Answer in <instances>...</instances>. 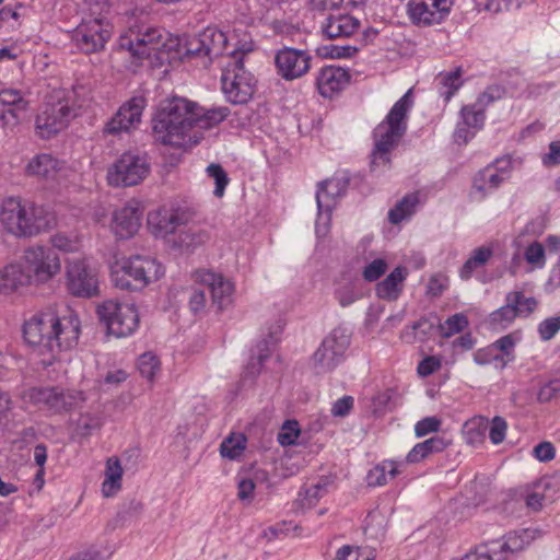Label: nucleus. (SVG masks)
Instances as JSON below:
<instances>
[{
    "mask_svg": "<svg viewBox=\"0 0 560 560\" xmlns=\"http://www.w3.org/2000/svg\"><path fill=\"white\" fill-rule=\"evenodd\" d=\"M335 296L342 307L349 306L359 299V294L350 283L339 287L335 292Z\"/></svg>",
    "mask_w": 560,
    "mask_h": 560,
    "instance_id": "nucleus-63",
    "label": "nucleus"
},
{
    "mask_svg": "<svg viewBox=\"0 0 560 560\" xmlns=\"http://www.w3.org/2000/svg\"><path fill=\"white\" fill-rule=\"evenodd\" d=\"M54 248L65 253L78 252L81 247V240L74 233L57 232L50 237Z\"/></svg>",
    "mask_w": 560,
    "mask_h": 560,
    "instance_id": "nucleus-44",
    "label": "nucleus"
},
{
    "mask_svg": "<svg viewBox=\"0 0 560 560\" xmlns=\"http://www.w3.org/2000/svg\"><path fill=\"white\" fill-rule=\"evenodd\" d=\"M504 95V89L500 85H491L487 88V90L481 93L476 103H478L481 107L486 109L494 101L502 98Z\"/></svg>",
    "mask_w": 560,
    "mask_h": 560,
    "instance_id": "nucleus-62",
    "label": "nucleus"
},
{
    "mask_svg": "<svg viewBox=\"0 0 560 560\" xmlns=\"http://www.w3.org/2000/svg\"><path fill=\"white\" fill-rule=\"evenodd\" d=\"M453 7V0H408L406 13L418 27H428L444 22Z\"/></svg>",
    "mask_w": 560,
    "mask_h": 560,
    "instance_id": "nucleus-17",
    "label": "nucleus"
},
{
    "mask_svg": "<svg viewBox=\"0 0 560 560\" xmlns=\"http://www.w3.org/2000/svg\"><path fill=\"white\" fill-rule=\"evenodd\" d=\"M448 287V278L444 273H434L427 284V294L433 298L440 296Z\"/></svg>",
    "mask_w": 560,
    "mask_h": 560,
    "instance_id": "nucleus-58",
    "label": "nucleus"
},
{
    "mask_svg": "<svg viewBox=\"0 0 560 560\" xmlns=\"http://www.w3.org/2000/svg\"><path fill=\"white\" fill-rule=\"evenodd\" d=\"M514 304L505 299V304L490 314V323L506 328L516 317H520Z\"/></svg>",
    "mask_w": 560,
    "mask_h": 560,
    "instance_id": "nucleus-46",
    "label": "nucleus"
},
{
    "mask_svg": "<svg viewBox=\"0 0 560 560\" xmlns=\"http://www.w3.org/2000/svg\"><path fill=\"white\" fill-rule=\"evenodd\" d=\"M24 268L32 282L44 283L60 271V259L57 253L45 246H33L24 252Z\"/></svg>",
    "mask_w": 560,
    "mask_h": 560,
    "instance_id": "nucleus-15",
    "label": "nucleus"
},
{
    "mask_svg": "<svg viewBox=\"0 0 560 560\" xmlns=\"http://www.w3.org/2000/svg\"><path fill=\"white\" fill-rule=\"evenodd\" d=\"M56 312L47 311L33 315L25 322L23 335L27 343L42 346L50 351V339L55 331Z\"/></svg>",
    "mask_w": 560,
    "mask_h": 560,
    "instance_id": "nucleus-22",
    "label": "nucleus"
},
{
    "mask_svg": "<svg viewBox=\"0 0 560 560\" xmlns=\"http://www.w3.org/2000/svg\"><path fill=\"white\" fill-rule=\"evenodd\" d=\"M506 300L514 304L520 317H528L537 307V301L534 298H526L521 291L509 292Z\"/></svg>",
    "mask_w": 560,
    "mask_h": 560,
    "instance_id": "nucleus-45",
    "label": "nucleus"
},
{
    "mask_svg": "<svg viewBox=\"0 0 560 560\" xmlns=\"http://www.w3.org/2000/svg\"><path fill=\"white\" fill-rule=\"evenodd\" d=\"M230 54L233 62L228 63L222 71V91L230 103L246 104L255 92L256 80L244 68L240 52L233 49Z\"/></svg>",
    "mask_w": 560,
    "mask_h": 560,
    "instance_id": "nucleus-8",
    "label": "nucleus"
},
{
    "mask_svg": "<svg viewBox=\"0 0 560 560\" xmlns=\"http://www.w3.org/2000/svg\"><path fill=\"white\" fill-rule=\"evenodd\" d=\"M434 329V322L422 317L410 326V331L408 329L405 331V338L408 342L424 341L433 334Z\"/></svg>",
    "mask_w": 560,
    "mask_h": 560,
    "instance_id": "nucleus-42",
    "label": "nucleus"
},
{
    "mask_svg": "<svg viewBox=\"0 0 560 560\" xmlns=\"http://www.w3.org/2000/svg\"><path fill=\"white\" fill-rule=\"evenodd\" d=\"M441 420L438 417H425L419 420L415 425V433L418 438L438 432L441 427Z\"/></svg>",
    "mask_w": 560,
    "mask_h": 560,
    "instance_id": "nucleus-60",
    "label": "nucleus"
},
{
    "mask_svg": "<svg viewBox=\"0 0 560 560\" xmlns=\"http://www.w3.org/2000/svg\"><path fill=\"white\" fill-rule=\"evenodd\" d=\"M346 186L347 183L339 178H331L320 183L316 192L319 212H330L336 203V198L343 192Z\"/></svg>",
    "mask_w": 560,
    "mask_h": 560,
    "instance_id": "nucleus-31",
    "label": "nucleus"
},
{
    "mask_svg": "<svg viewBox=\"0 0 560 560\" xmlns=\"http://www.w3.org/2000/svg\"><path fill=\"white\" fill-rule=\"evenodd\" d=\"M163 275L164 268L155 258L142 255L117 259L110 268L113 284L127 291H140Z\"/></svg>",
    "mask_w": 560,
    "mask_h": 560,
    "instance_id": "nucleus-5",
    "label": "nucleus"
},
{
    "mask_svg": "<svg viewBox=\"0 0 560 560\" xmlns=\"http://www.w3.org/2000/svg\"><path fill=\"white\" fill-rule=\"evenodd\" d=\"M405 467L404 462L385 459L372 468L366 476L369 486L380 487L398 476Z\"/></svg>",
    "mask_w": 560,
    "mask_h": 560,
    "instance_id": "nucleus-33",
    "label": "nucleus"
},
{
    "mask_svg": "<svg viewBox=\"0 0 560 560\" xmlns=\"http://www.w3.org/2000/svg\"><path fill=\"white\" fill-rule=\"evenodd\" d=\"M86 90L74 86L71 90H55L36 116V130L40 138L49 139L63 130L83 106Z\"/></svg>",
    "mask_w": 560,
    "mask_h": 560,
    "instance_id": "nucleus-3",
    "label": "nucleus"
},
{
    "mask_svg": "<svg viewBox=\"0 0 560 560\" xmlns=\"http://www.w3.org/2000/svg\"><path fill=\"white\" fill-rule=\"evenodd\" d=\"M27 107L28 101L23 91L18 89L0 90V127L11 128L16 126Z\"/></svg>",
    "mask_w": 560,
    "mask_h": 560,
    "instance_id": "nucleus-24",
    "label": "nucleus"
},
{
    "mask_svg": "<svg viewBox=\"0 0 560 560\" xmlns=\"http://www.w3.org/2000/svg\"><path fill=\"white\" fill-rule=\"evenodd\" d=\"M412 107L411 90L407 91L390 108L374 131V149L371 153V168L376 171L390 162V152L398 145L407 131V117Z\"/></svg>",
    "mask_w": 560,
    "mask_h": 560,
    "instance_id": "nucleus-2",
    "label": "nucleus"
},
{
    "mask_svg": "<svg viewBox=\"0 0 560 560\" xmlns=\"http://www.w3.org/2000/svg\"><path fill=\"white\" fill-rule=\"evenodd\" d=\"M226 50L225 33L214 26H208L187 42L186 55L201 58L202 66L208 67L214 58L228 54ZM230 52L229 55H231Z\"/></svg>",
    "mask_w": 560,
    "mask_h": 560,
    "instance_id": "nucleus-16",
    "label": "nucleus"
},
{
    "mask_svg": "<svg viewBox=\"0 0 560 560\" xmlns=\"http://www.w3.org/2000/svg\"><path fill=\"white\" fill-rule=\"evenodd\" d=\"M485 112L486 109L476 102L464 106L460 110L463 124L468 128L480 130L485 125Z\"/></svg>",
    "mask_w": 560,
    "mask_h": 560,
    "instance_id": "nucleus-43",
    "label": "nucleus"
},
{
    "mask_svg": "<svg viewBox=\"0 0 560 560\" xmlns=\"http://www.w3.org/2000/svg\"><path fill=\"white\" fill-rule=\"evenodd\" d=\"M26 172L31 176L55 182L66 175V164L50 154L40 153L28 162Z\"/></svg>",
    "mask_w": 560,
    "mask_h": 560,
    "instance_id": "nucleus-26",
    "label": "nucleus"
},
{
    "mask_svg": "<svg viewBox=\"0 0 560 560\" xmlns=\"http://www.w3.org/2000/svg\"><path fill=\"white\" fill-rule=\"evenodd\" d=\"M419 203V194L411 192L406 195L397 205L388 211V220L393 224H398L405 219L410 218Z\"/></svg>",
    "mask_w": 560,
    "mask_h": 560,
    "instance_id": "nucleus-38",
    "label": "nucleus"
},
{
    "mask_svg": "<svg viewBox=\"0 0 560 560\" xmlns=\"http://www.w3.org/2000/svg\"><path fill=\"white\" fill-rule=\"evenodd\" d=\"M375 555L371 549L354 548L345 545L336 552L335 560H374Z\"/></svg>",
    "mask_w": 560,
    "mask_h": 560,
    "instance_id": "nucleus-48",
    "label": "nucleus"
},
{
    "mask_svg": "<svg viewBox=\"0 0 560 560\" xmlns=\"http://www.w3.org/2000/svg\"><path fill=\"white\" fill-rule=\"evenodd\" d=\"M207 174L215 183V188L213 191L214 196L219 198L222 197L230 182L226 172L220 164L212 163L207 167Z\"/></svg>",
    "mask_w": 560,
    "mask_h": 560,
    "instance_id": "nucleus-49",
    "label": "nucleus"
},
{
    "mask_svg": "<svg viewBox=\"0 0 560 560\" xmlns=\"http://www.w3.org/2000/svg\"><path fill=\"white\" fill-rule=\"evenodd\" d=\"M120 0H85L89 16L107 18L106 14L115 9Z\"/></svg>",
    "mask_w": 560,
    "mask_h": 560,
    "instance_id": "nucleus-51",
    "label": "nucleus"
},
{
    "mask_svg": "<svg viewBox=\"0 0 560 560\" xmlns=\"http://www.w3.org/2000/svg\"><path fill=\"white\" fill-rule=\"evenodd\" d=\"M145 106L147 100L143 96L131 97L119 107L115 116L106 124L105 133L119 135L137 128Z\"/></svg>",
    "mask_w": 560,
    "mask_h": 560,
    "instance_id": "nucleus-21",
    "label": "nucleus"
},
{
    "mask_svg": "<svg viewBox=\"0 0 560 560\" xmlns=\"http://www.w3.org/2000/svg\"><path fill=\"white\" fill-rule=\"evenodd\" d=\"M54 218L44 207L18 197H8L0 207V222L11 234L31 237L50 228Z\"/></svg>",
    "mask_w": 560,
    "mask_h": 560,
    "instance_id": "nucleus-4",
    "label": "nucleus"
},
{
    "mask_svg": "<svg viewBox=\"0 0 560 560\" xmlns=\"http://www.w3.org/2000/svg\"><path fill=\"white\" fill-rule=\"evenodd\" d=\"M122 468L117 458H109L106 463L105 479L102 483L104 497L114 495L121 488Z\"/></svg>",
    "mask_w": 560,
    "mask_h": 560,
    "instance_id": "nucleus-37",
    "label": "nucleus"
},
{
    "mask_svg": "<svg viewBox=\"0 0 560 560\" xmlns=\"http://www.w3.org/2000/svg\"><path fill=\"white\" fill-rule=\"evenodd\" d=\"M188 293V306L194 314L202 312L207 304L205 290L196 287H191L187 290Z\"/></svg>",
    "mask_w": 560,
    "mask_h": 560,
    "instance_id": "nucleus-57",
    "label": "nucleus"
},
{
    "mask_svg": "<svg viewBox=\"0 0 560 560\" xmlns=\"http://www.w3.org/2000/svg\"><path fill=\"white\" fill-rule=\"evenodd\" d=\"M229 115L230 109L226 106L198 110L194 104V132H198L200 139L203 130L214 128L225 120Z\"/></svg>",
    "mask_w": 560,
    "mask_h": 560,
    "instance_id": "nucleus-30",
    "label": "nucleus"
},
{
    "mask_svg": "<svg viewBox=\"0 0 560 560\" xmlns=\"http://www.w3.org/2000/svg\"><path fill=\"white\" fill-rule=\"evenodd\" d=\"M448 442L442 436H433L421 443L416 444L412 450L407 454V463H419L428 457L430 454L440 453L446 448Z\"/></svg>",
    "mask_w": 560,
    "mask_h": 560,
    "instance_id": "nucleus-35",
    "label": "nucleus"
},
{
    "mask_svg": "<svg viewBox=\"0 0 560 560\" xmlns=\"http://www.w3.org/2000/svg\"><path fill=\"white\" fill-rule=\"evenodd\" d=\"M350 345L347 329L337 327L322 341L314 352L312 362L317 374L332 371L342 360Z\"/></svg>",
    "mask_w": 560,
    "mask_h": 560,
    "instance_id": "nucleus-13",
    "label": "nucleus"
},
{
    "mask_svg": "<svg viewBox=\"0 0 560 560\" xmlns=\"http://www.w3.org/2000/svg\"><path fill=\"white\" fill-rule=\"evenodd\" d=\"M80 336V320L71 310L56 314L55 331L50 339V352L55 350H69L78 345Z\"/></svg>",
    "mask_w": 560,
    "mask_h": 560,
    "instance_id": "nucleus-20",
    "label": "nucleus"
},
{
    "mask_svg": "<svg viewBox=\"0 0 560 560\" xmlns=\"http://www.w3.org/2000/svg\"><path fill=\"white\" fill-rule=\"evenodd\" d=\"M408 277V269L404 266H397L387 277L377 283V298L386 301H396L404 289V282Z\"/></svg>",
    "mask_w": 560,
    "mask_h": 560,
    "instance_id": "nucleus-29",
    "label": "nucleus"
},
{
    "mask_svg": "<svg viewBox=\"0 0 560 560\" xmlns=\"http://www.w3.org/2000/svg\"><path fill=\"white\" fill-rule=\"evenodd\" d=\"M360 24L357 18L347 13L329 14L322 24V32L329 39L347 38L358 32Z\"/></svg>",
    "mask_w": 560,
    "mask_h": 560,
    "instance_id": "nucleus-28",
    "label": "nucleus"
},
{
    "mask_svg": "<svg viewBox=\"0 0 560 560\" xmlns=\"http://www.w3.org/2000/svg\"><path fill=\"white\" fill-rule=\"evenodd\" d=\"M23 398L40 410L63 413L79 407L85 397L82 392L61 386H38L24 392Z\"/></svg>",
    "mask_w": 560,
    "mask_h": 560,
    "instance_id": "nucleus-7",
    "label": "nucleus"
},
{
    "mask_svg": "<svg viewBox=\"0 0 560 560\" xmlns=\"http://www.w3.org/2000/svg\"><path fill=\"white\" fill-rule=\"evenodd\" d=\"M209 238L210 234L207 230L189 228L187 230L182 229L174 242L180 249L192 250L207 243Z\"/></svg>",
    "mask_w": 560,
    "mask_h": 560,
    "instance_id": "nucleus-36",
    "label": "nucleus"
},
{
    "mask_svg": "<svg viewBox=\"0 0 560 560\" xmlns=\"http://www.w3.org/2000/svg\"><path fill=\"white\" fill-rule=\"evenodd\" d=\"M152 131L154 140L164 145L184 148L198 143L194 103L177 96L162 101L152 118Z\"/></svg>",
    "mask_w": 560,
    "mask_h": 560,
    "instance_id": "nucleus-1",
    "label": "nucleus"
},
{
    "mask_svg": "<svg viewBox=\"0 0 560 560\" xmlns=\"http://www.w3.org/2000/svg\"><path fill=\"white\" fill-rule=\"evenodd\" d=\"M492 256V250L489 247H478L476 248L471 256L466 260V262L463 265L459 276L464 280H468L474 271L482 266H485L488 260Z\"/></svg>",
    "mask_w": 560,
    "mask_h": 560,
    "instance_id": "nucleus-40",
    "label": "nucleus"
},
{
    "mask_svg": "<svg viewBox=\"0 0 560 560\" xmlns=\"http://www.w3.org/2000/svg\"><path fill=\"white\" fill-rule=\"evenodd\" d=\"M311 56L300 49L285 47L275 58L278 73L288 81L299 79L308 72Z\"/></svg>",
    "mask_w": 560,
    "mask_h": 560,
    "instance_id": "nucleus-23",
    "label": "nucleus"
},
{
    "mask_svg": "<svg viewBox=\"0 0 560 560\" xmlns=\"http://www.w3.org/2000/svg\"><path fill=\"white\" fill-rule=\"evenodd\" d=\"M192 278L195 283L201 284L210 291L212 304L219 311H223L232 305L235 288L231 280L210 270H197Z\"/></svg>",
    "mask_w": 560,
    "mask_h": 560,
    "instance_id": "nucleus-19",
    "label": "nucleus"
},
{
    "mask_svg": "<svg viewBox=\"0 0 560 560\" xmlns=\"http://www.w3.org/2000/svg\"><path fill=\"white\" fill-rule=\"evenodd\" d=\"M113 34V26L107 18L85 15L73 32L75 46L84 54H93L105 48Z\"/></svg>",
    "mask_w": 560,
    "mask_h": 560,
    "instance_id": "nucleus-12",
    "label": "nucleus"
},
{
    "mask_svg": "<svg viewBox=\"0 0 560 560\" xmlns=\"http://www.w3.org/2000/svg\"><path fill=\"white\" fill-rule=\"evenodd\" d=\"M503 178L497 173L492 166H486L480 170L474 177L472 188L480 194V199L495 190L502 183Z\"/></svg>",
    "mask_w": 560,
    "mask_h": 560,
    "instance_id": "nucleus-34",
    "label": "nucleus"
},
{
    "mask_svg": "<svg viewBox=\"0 0 560 560\" xmlns=\"http://www.w3.org/2000/svg\"><path fill=\"white\" fill-rule=\"evenodd\" d=\"M524 257L529 265L536 268H542L546 264L545 248L539 242L530 243L525 249Z\"/></svg>",
    "mask_w": 560,
    "mask_h": 560,
    "instance_id": "nucleus-52",
    "label": "nucleus"
},
{
    "mask_svg": "<svg viewBox=\"0 0 560 560\" xmlns=\"http://www.w3.org/2000/svg\"><path fill=\"white\" fill-rule=\"evenodd\" d=\"M533 539L529 529L510 533L502 540L481 544L467 552L463 560H509L510 557L522 551Z\"/></svg>",
    "mask_w": 560,
    "mask_h": 560,
    "instance_id": "nucleus-11",
    "label": "nucleus"
},
{
    "mask_svg": "<svg viewBox=\"0 0 560 560\" xmlns=\"http://www.w3.org/2000/svg\"><path fill=\"white\" fill-rule=\"evenodd\" d=\"M32 283L23 262L21 265L11 264L0 273V293H9L20 287Z\"/></svg>",
    "mask_w": 560,
    "mask_h": 560,
    "instance_id": "nucleus-32",
    "label": "nucleus"
},
{
    "mask_svg": "<svg viewBox=\"0 0 560 560\" xmlns=\"http://www.w3.org/2000/svg\"><path fill=\"white\" fill-rule=\"evenodd\" d=\"M387 267L385 259L376 258L363 268L362 277L365 281L374 282L386 272Z\"/></svg>",
    "mask_w": 560,
    "mask_h": 560,
    "instance_id": "nucleus-53",
    "label": "nucleus"
},
{
    "mask_svg": "<svg viewBox=\"0 0 560 560\" xmlns=\"http://www.w3.org/2000/svg\"><path fill=\"white\" fill-rule=\"evenodd\" d=\"M560 330V317H549L538 325V334L541 340L552 339Z\"/></svg>",
    "mask_w": 560,
    "mask_h": 560,
    "instance_id": "nucleus-59",
    "label": "nucleus"
},
{
    "mask_svg": "<svg viewBox=\"0 0 560 560\" xmlns=\"http://www.w3.org/2000/svg\"><path fill=\"white\" fill-rule=\"evenodd\" d=\"M467 326V317L462 313H457L448 317L443 324H440L439 330L442 337L450 338L451 336L463 331Z\"/></svg>",
    "mask_w": 560,
    "mask_h": 560,
    "instance_id": "nucleus-47",
    "label": "nucleus"
},
{
    "mask_svg": "<svg viewBox=\"0 0 560 560\" xmlns=\"http://www.w3.org/2000/svg\"><path fill=\"white\" fill-rule=\"evenodd\" d=\"M97 315L108 332L118 338L132 335L139 326V313L133 303L107 300L98 305Z\"/></svg>",
    "mask_w": 560,
    "mask_h": 560,
    "instance_id": "nucleus-9",
    "label": "nucleus"
},
{
    "mask_svg": "<svg viewBox=\"0 0 560 560\" xmlns=\"http://www.w3.org/2000/svg\"><path fill=\"white\" fill-rule=\"evenodd\" d=\"M300 435V428L296 421H285L278 433V442L282 446L292 445Z\"/></svg>",
    "mask_w": 560,
    "mask_h": 560,
    "instance_id": "nucleus-54",
    "label": "nucleus"
},
{
    "mask_svg": "<svg viewBox=\"0 0 560 560\" xmlns=\"http://www.w3.org/2000/svg\"><path fill=\"white\" fill-rule=\"evenodd\" d=\"M65 285L73 296L92 298L98 294L97 273L84 258L66 260Z\"/></svg>",
    "mask_w": 560,
    "mask_h": 560,
    "instance_id": "nucleus-14",
    "label": "nucleus"
},
{
    "mask_svg": "<svg viewBox=\"0 0 560 560\" xmlns=\"http://www.w3.org/2000/svg\"><path fill=\"white\" fill-rule=\"evenodd\" d=\"M150 172V164L144 155L126 152L107 168L106 179L112 187L136 186Z\"/></svg>",
    "mask_w": 560,
    "mask_h": 560,
    "instance_id": "nucleus-10",
    "label": "nucleus"
},
{
    "mask_svg": "<svg viewBox=\"0 0 560 560\" xmlns=\"http://www.w3.org/2000/svg\"><path fill=\"white\" fill-rule=\"evenodd\" d=\"M508 430V423L506 421L499 416H495L489 428V439L492 444L498 445L502 443L505 439Z\"/></svg>",
    "mask_w": 560,
    "mask_h": 560,
    "instance_id": "nucleus-56",
    "label": "nucleus"
},
{
    "mask_svg": "<svg viewBox=\"0 0 560 560\" xmlns=\"http://www.w3.org/2000/svg\"><path fill=\"white\" fill-rule=\"evenodd\" d=\"M138 370L140 374L149 381H152L160 370V361L158 357L148 352L138 359Z\"/></svg>",
    "mask_w": 560,
    "mask_h": 560,
    "instance_id": "nucleus-50",
    "label": "nucleus"
},
{
    "mask_svg": "<svg viewBox=\"0 0 560 560\" xmlns=\"http://www.w3.org/2000/svg\"><path fill=\"white\" fill-rule=\"evenodd\" d=\"M247 439L243 433H232L225 438L220 445L222 457L235 460L244 453Z\"/></svg>",
    "mask_w": 560,
    "mask_h": 560,
    "instance_id": "nucleus-39",
    "label": "nucleus"
},
{
    "mask_svg": "<svg viewBox=\"0 0 560 560\" xmlns=\"http://www.w3.org/2000/svg\"><path fill=\"white\" fill-rule=\"evenodd\" d=\"M350 81L348 71L340 67L328 66L320 69L316 77L318 93L324 97H331L343 90Z\"/></svg>",
    "mask_w": 560,
    "mask_h": 560,
    "instance_id": "nucleus-27",
    "label": "nucleus"
},
{
    "mask_svg": "<svg viewBox=\"0 0 560 560\" xmlns=\"http://www.w3.org/2000/svg\"><path fill=\"white\" fill-rule=\"evenodd\" d=\"M439 83L441 84L440 95L448 102L456 91L462 86V72L459 69L451 72L440 73Z\"/></svg>",
    "mask_w": 560,
    "mask_h": 560,
    "instance_id": "nucleus-41",
    "label": "nucleus"
},
{
    "mask_svg": "<svg viewBox=\"0 0 560 560\" xmlns=\"http://www.w3.org/2000/svg\"><path fill=\"white\" fill-rule=\"evenodd\" d=\"M474 361L478 365H487L492 362L500 361L502 363V366L506 364V361L504 360L503 355L495 352V348L492 346H489L487 348L478 349L474 353Z\"/></svg>",
    "mask_w": 560,
    "mask_h": 560,
    "instance_id": "nucleus-55",
    "label": "nucleus"
},
{
    "mask_svg": "<svg viewBox=\"0 0 560 560\" xmlns=\"http://www.w3.org/2000/svg\"><path fill=\"white\" fill-rule=\"evenodd\" d=\"M168 34L156 27L137 26L120 35L119 47L138 58H153L163 62L172 49Z\"/></svg>",
    "mask_w": 560,
    "mask_h": 560,
    "instance_id": "nucleus-6",
    "label": "nucleus"
},
{
    "mask_svg": "<svg viewBox=\"0 0 560 560\" xmlns=\"http://www.w3.org/2000/svg\"><path fill=\"white\" fill-rule=\"evenodd\" d=\"M560 397V378L550 380L538 392V400L548 402Z\"/></svg>",
    "mask_w": 560,
    "mask_h": 560,
    "instance_id": "nucleus-61",
    "label": "nucleus"
},
{
    "mask_svg": "<svg viewBox=\"0 0 560 560\" xmlns=\"http://www.w3.org/2000/svg\"><path fill=\"white\" fill-rule=\"evenodd\" d=\"M142 212L132 205H126L112 214L110 231L119 240H128L137 234L141 226Z\"/></svg>",
    "mask_w": 560,
    "mask_h": 560,
    "instance_id": "nucleus-25",
    "label": "nucleus"
},
{
    "mask_svg": "<svg viewBox=\"0 0 560 560\" xmlns=\"http://www.w3.org/2000/svg\"><path fill=\"white\" fill-rule=\"evenodd\" d=\"M192 219L194 213L187 208H162L149 214L148 225L156 237L165 238L170 235L177 237L182 228Z\"/></svg>",
    "mask_w": 560,
    "mask_h": 560,
    "instance_id": "nucleus-18",
    "label": "nucleus"
},
{
    "mask_svg": "<svg viewBox=\"0 0 560 560\" xmlns=\"http://www.w3.org/2000/svg\"><path fill=\"white\" fill-rule=\"evenodd\" d=\"M541 163L546 167H551L560 164V140L552 141L549 144V151L541 155Z\"/></svg>",
    "mask_w": 560,
    "mask_h": 560,
    "instance_id": "nucleus-64",
    "label": "nucleus"
}]
</instances>
